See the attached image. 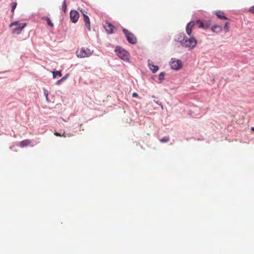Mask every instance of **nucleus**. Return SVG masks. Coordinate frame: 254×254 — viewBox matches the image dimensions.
Instances as JSON below:
<instances>
[{
    "label": "nucleus",
    "instance_id": "1",
    "mask_svg": "<svg viewBox=\"0 0 254 254\" xmlns=\"http://www.w3.org/2000/svg\"><path fill=\"white\" fill-rule=\"evenodd\" d=\"M181 38H178V40L181 42L182 45L186 48H188L190 49L194 48L197 44V40L193 37L188 38L184 35H179Z\"/></svg>",
    "mask_w": 254,
    "mask_h": 254
},
{
    "label": "nucleus",
    "instance_id": "2",
    "mask_svg": "<svg viewBox=\"0 0 254 254\" xmlns=\"http://www.w3.org/2000/svg\"><path fill=\"white\" fill-rule=\"evenodd\" d=\"M93 50L87 47H81L78 49L76 52V55L79 58H88L93 55Z\"/></svg>",
    "mask_w": 254,
    "mask_h": 254
},
{
    "label": "nucleus",
    "instance_id": "3",
    "mask_svg": "<svg viewBox=\"0 0 254 254\" xmlns=\"http://www.w3.org/2000/svg\"><path fill=\"white\" fill-rule=\"evenodd\" d=\"M115 52L120 59L125 61H128L129 54L126 50L120 47H117L115 49Z\"/></svg>",
    "mask_w": 254,
    "mask_h": 254
},
{
    "label": "nucleus",
    "instance_id": "4",
    "mask_svg": "<svg viewBox=\"0 0 254 254\" xmlns=\"http://www.w3.org/2000/svg\"><path fill=\"white\" fill-rule=\"evenodd\" d=\"M16 25L17 26V27L13 29L12 33L18 35L21 33V31L26 26V23L20 24L18 21H14L9 25V27H11Z\"/></svg>",
    "mask_w": 254,
    "mask_h": 254
},
{
    "label": "nucleus",
    "instance_id": "5",
    "mask_svg": "<svg viewBox=\"0 0 254 254\" xmlns=\"http://www.w3.org/2000/svg\"><path fill=\"white\" fill-rule=\"evenodd\" d=\"M170 65L172 69L178 70L182 68L183 64L181 60L175 58H172L170 62Z\"/></svg>",
    "mask_w": 254,
    "mask_h": 254
},
{
    "label": "nucleus",
    "instance_id": "6",
    "mask_svg": "<svg viewBox=\"0 0 254 254\" xmlns=\"http://www.w3.org/2000/svg\"><path fill=\"white\" fill-rule=\"evenodd\" d=\"M123 31L129 43L132 44H135L136 43L137 39L132 33L130 32L126 29H124Z\"/></svg>",
    "mask_w": 254,
    "mask_h": 254
},
{
    "label": "nucleus",
    "instance_id": "7",
    "mask_svg": "<svg viewBox=\"0 0 254 254\" xmlns=\"http://www.w3.org/2000/svg\"><path fill=\"white\" fill-rule=\"evenodd\" d=\"M104 27L106 31L108 34H111L114 32V29H115L114 26L109 22H105L104 24Z\"/></svg>",
    "mask_w": 254,
    "mask_h": 254
},
{
    "label": "nucleus",
    "instance_id": "8",
    "mask_svg": "<svg viewBox=\"0 0 254 254\" xmlns=\"http://www.w3.org/2000/svg\"><path fill=\"white\" fill-rule=\"evenodd\" d=\"M79 17L78 12L76 10H71L70 12V19L73 23H76Z\"/></svg>",
    "mask_w": 254,
    "mask_h": 254
},
{
    "label": "nucleus",
    "instance_id": "9",
    "mask_svg": "<svg viewBox=\"0 0 254 254\" xmlns=\"http://www.w3.org/2000/svg\"><path fill=\"white\" fill-rule=\"evenodd\" d=\"M195 25V21H191L187 24L186 30L188 35H190L192 32V29Z\"/></svg>",
    "mask_w": 254,
    "mask_h": 254
},
{
    "label": "nucleus",
    "instance_id": "10",
    "mask_svg": "<svg viewBox=\"0 0 254 254\" xmlns=\"http://www.w3.org/2000/svg\"><path fill=\"white\" fill-rule=\"evenodd\" d=\"M83 16V20L85 23V26L88 28L89 30H90V22L89 17L86 15L83 11H82Z\"/></svg>",
    "mask_w": 254,
    "mask_h": 254
},
{
    "label": "nucleus",
    "instance_id": "11",
    "mask_svg": "<svg viewBox=\"0 0 254 254\" xmlns=\"http://www.w3.org/2000/svg\"><path fill=\"white\" fill-rule=\"evenodd\" d=\"M215 14L220 19H227V17L225 15L224 13L221 11H216Z\"/></svg>",
    "mask_w": 254,
    "mask_h": 254
},
{
    "label": "nucleus",
    "instance_id": "12",
    "mask_svg": "<svg viewBox=\"0 0 254 254\" xmlns=\"http://www.w3.org/2000/svg\"><path fill=\"white\" fill-rule=\"evenodd\" d=\"M211 29L213 32L219 33L222 31V28L219 25H215L212 27Z\"/></svg>",
    "mask_w": 254,
    "mask_h": 254
},
{
    "label": "nucleus",
    "instance_id": "13",
    "mask_svg": "<svg viewBox=\"0 0 254 254\" xmlns=\"http://www.w3.org/2000/svg\"><path fill=\"white\" fill-rule=\"evenodd\" d=\"M31 140H30L29 139H25V140H22L20 142V145L21 147H24V146L29 145V144H31Z\"/></svg>",
    "mask_w": 254,
    "mask_h": 254
},
{
    "label": "nucleus",
    "instance_id": "14",
    "mask_svg": "<svg viewBox=\"0 0 254 254\" xmlns=\"http://www.w3.org/2000/svg\"><path fill=\"white\" fill-rule=\"evenodd\" d=\"M211 25V21L209 20L202 21V29H206L208 28Z\"/></svg>",
    "mask_w": 254,
    "mask_h": 254
},
{
    "label": "nucleus",
    "instance_id": "15",
    "mask_svg": "<svg viewBox=\"0 0 254 254\" xmlns=\"http://www.w3.org/2000/svg\"><path fill=\"white\" fill-rule=\"evenodd\" d=\"M148 65L149 67V69L153 72H156L158 69L159 67L157 65H154L153 64H148Z\"/></svg>",
    "mask_w": 254,
    "mask_h": 254
},
{
    "label": "nucleus",
    "instance_id": "16",
    "mask_svg": "<svg viewBox=\"0 0 254 254\" xmlns=\"http://www.w3.org/2000/svg\"><path fill=\"white\" fill-rule=\"evenodd\" d=\"M42 19L46 20L47 21V24L48 25V26H49L51 28H53L54 27L53 23L52 22L51 20L48 17H43L42 18Z\"/></svg>",
    "mask_w": 254,
    "mask_h": 254
},
{
    "label": "nucleus",
    "instance_id": "17",
    "mask_svg": "<svg viewBox=\"0 0 254 254\" xmlns=\"http://www.w3.org/2000/svg\"><path fill=\"white\" fill-rule=\"evenodd\" d=\"M53 76L54 78H56L57 76H62V73L61 71H52Z\"/></svg>",
    "mask_w": 254,
    "mask_h": 254
},
{
    "label": "nucleus",
    "instance_id": "18",
    "mask_svg": "<svg viewBox=\"0 0 254 254\" xmlns=\"http://www.w3.org/2000/svg\"><path fill=\"white\" fill-rule=\"evenodd\" d=\"M69 76V75L68 74H66L65 75H64V77H63L60 80H58L57 82V85H60L61 82L64 81V80H66V78Z\"/></svg>",
    "mask_w": 254,
    "mask_h": 254
},
{
    "label": "nucleus",
    "instance_id": "19",
    "mask_svg": "<svg viewBox=\"0 0 254 254\" xmlns=\"http://www.w3.org/2000/svg\"><path fill=\"white\" fill-rule=\"evenodd\" d=\"M195 25H197L198 27L199 28H202V21L200 20H197L195 21Z\"/></svg>",
    "mask_w": 254,
    "mask_h": 254
},
{
    "label": "nucleus",
    "instance_id": "20",
    "mask_svg": "<svg viewBox=\"0 0 254 254\" xmlns=\"http://www.w3.org/2000/svg\"><path fill=\"white\" fill-rule=\"evenodd\" d=\"M10 5L11 6V12L12 13H13L14 11V10L17 6V2H12L10 3Z\"/></svg>",
    "mask_w": 254,
    "mask_h": 254
},
{
    "label": "nucleus",
    "instance_id": "21",
    "mask_svg": "<svg viewBox=\"0 0 254 254\" xmlns=\"http://www.w3.org/2000/svg\"><path fill=\"white\" fill-rule=\"evenodd\" d=\"M229 23L227 22L225 23V26L224 27V29L225 32H228L229 31Z\"/></svg>",
    "mask_w": 254,
    "mask_h": 254
},
{
    "label": "nucleus",
    "instance_id": "22",
    "mask_svg": "<svg viewBox=\"0 0 254 254\" xmlns=\"http://www.w3.org/2000/svg\"><path fill=\"white\" fill-rule=\"evenodd\" d=\"M170 140V138L168 136L164 137L163 138L161 139L160 140L162 143H165L169 141Z\"/></svg>",
    "mask_w": 254,
    "mask_h": 254
},
{
    "label": "nucleus",
    "instance_id": "23",
    "mask_svg": "<svg viewBox=\"0 0 254 254\" xmlns=\"http://www.w3.org/2000/svg\"><path fill=\"white\" fill-rule=\"evenodd\" d=\"M62 9L65 12L66 9V3L65 0H64L62 4Z\"/></svg>",
    "mask_w": 254,
    "mask_h": 254
},
{
    "label": "nucleus",
    "instance_id": "24",
    "mask_svg": "<svg viewBox=\"0 0 254 254\" xmlns=\"http://www.w3.org/2000/svg\"><path fill=\"white\" fill-rule=\"evenodd\" d=\"M164 75H165V73L164 72L160 73L159 75V77H158L160 81L163 80L164 78Z\"/></svg>",
    "mask_w": 254,
    "mask_h": 254
},
{
    "label": "nucleus",
    "instance_id": "25",
    "mask_svg": "<svg viewBox=\"0 0 254 254\" xmlns=\"http://www.w3.org/2000/svg\"><path fill=\"white\" fill-rule=\"evenodd\" d=\"M249 11L253 13V14H254V5H253V6L251 7L249 9Z\"/></svg>",
    "mask_w": 254,
    "mask_h": 254
},
{
    "label": "nucleus",
    "instance_id": "26",
    "mask_svg": "<svg viewBox=\"0 0 254 254\" xmlns=\"http://www.w3.org/2000/svg\"><path fill=\"white\" fill-rule=\"evenodd\" d=\"M154 102L157 103L158 105H160L161 106L162 108H163V105H162V103H160L159 101H156V100H154Z\"/></svg>",
    "mask_w": 254,
    "mask_h": 254
},
{
    "label": "nucleus",
    "instance_id": "27",
    "mask_svg": "<svg viewBox=\"0 0 254 254\" xmlns=\"http://www.w3.org/2000/svg\"><path fill=\"white\" fill-rule=\"evenodd\" d=\"M54 134L57 136H62V134L57 132H55Z\"/></svg>",
    "mask_w": 254,
    "mask_h": 254
},
{
    "label": "nucleus",
    "instance_id": "28",
    "mask_svg": "<svg viewBox=\"0 0 254 254\" xmlns=\"http://www.w3.org/2000/svg\"><path fill=\"white\" fill-rule=\"evenodd\" d=\"M132 97H138V94H137V93H135V92L133 93V94H132Z\"/></svg>",
    "mask_w": 254,
    "mask_h": 254
},
{
    "label": "nucleus",
    "instance_id": "29",
    "mask_svg": "<svg viewBox=\"0 0 254 254\" xmlns=\"http://www.w3.org/2000/svg\"><path fill=\"white\" fill-rule=\"evenodd\" d=\"M62 136L66 137H67V134H66L65 132H64V133L62 134Z\"/></svg>",
    "mask_w": 254,
    "mask_h": 254
},
{
    "label": "nucleus",
    "instance_id": "30",
    "mask_svg": "<svg viewBox=\"0 0 254 254\" xmlns=\"http://www.w3.org/2000/svg\"><path fill=\"white\" fill-rule=\"evenodd\" d=\"M71 136H72V134H71V133L67 134V136H68V137H70Z\"/></svg>",
    "mask_w": 254,
    "mask_h": 254
},
{
    "label": "nucleus",
    "instance_id": "31",
    "mask_svg": "<svg viewBox=\"0 0 254 254\" xmlns=\"http://www.w3.org/2000/svg\"><path fill=\"white\" fill-rule=\"evenodd\" d=\"M45 95L46 98H48V93H46V92H45Z\"/></svg>",
    "mask_w": 254,
    "mask_h": 254
},
{
    "label": "nucleus",
    "instance_id": "32",
    "mask_svg": "<svg viewBox=\"0 0 254 254\" xmlns=\"http://www.w3.org/2000/svg\"><path fill=\"white\" fill-rule=\"evenodd\" d=\"M251 130H252L253 132H254V127H251Z\"/></svg>",
    "mask_w": 254,
    "mask_h": 254
}]
</instances>
